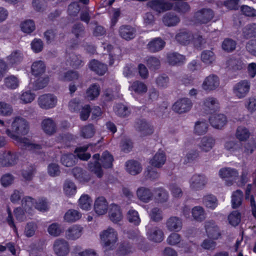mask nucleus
Wrapping results in <instances>:
<instances>
[{"instance_id":"1","label":"nucleus","mask_w":256,"mask_h":256,"mask_svg":"<svg viewBox=\"0 0 256 256\" xmlns=\"http://www.w3.org/2000/svg\"><path fill=\"white\" fill-rule=\"evenodd\" d=\"M2 134H6L10 138L16 140V144L21 148L39 153L42 149L41 145L33 143L26 138H22L16 134H26L29 130L28 122L24 118H16L12 124V130L8 128L0 129Z\"/></svg>"},{"instance_id":"2","label":"nucleus","mask_w":256,"mask_h":256,"mask_svg":"<svg viewBox=\"0 0 256 256\" xmlns=\"http://www.w3.org/2000/svg\"><path fill=\"white\" fill-rule=\"evenodd\" d=\"M100 237L102 244L106 247L112 246L118 238L116 231L110 227L102 232Z\"/></svg>"},{"instance_id":"3","label":"nucleus","mask_w":256,"mask_h":256,"mask_svg":"<svg viewBox=\"0 0 256 256\" xmlns=\"http://www.w3.org/2000/svg\"><path fill=\"white\" fill-rule=\"evenodd\" d=\"M58 100L52 94H47L40 96L38 100L39 106L44 110L54 108L56 105Z\"/></svg>"},{"instance_id":"4","label":"nucleus","mask_w":256,"mask_h":256,"mask_svg":"<svg viewBox=\"0 0 256 256\" xmlns=\"http://www.w3.org/2000/svg\"><path fill=\"white\" fill-rule=\"evenodd\" d=\"M148 6L158 13H162L170 10L174 4L165 0H151L148 4Z\"/></svg>"},{"instance_id":"5","label":"nucleus","mask_w":256,"mask_h":256,"mask_svg":"<svg viewBox=\"0 0 256 256\" xmlns=\"http://www.w3.org/2000/svg\"><path fill=\"white\" fill-rule=\"evenodd\" d=\"M192 106V100L188 98H182L178 100L172 105V109L176 112L182 114L188 112Z\"/></svg>"},{"instance_id":"6","label":"nucleus","mask_w":256,"mask_h":256,"mask_svg":"<svg viewBox=\"0 0 256 256\" xmlns=\"http://www.w3.org/2000/svg\"><path fill=\"white\" fill-rule=\"evenodd\" d=\"M219 174L222 178L226 179V184L228 186L232 185L238 176V171L230 168H222Z\"/></svg>"},{"instance_id":"7","label":"nucleus","mask_w":256,"mask_h":256,"mask_svg":"<svg viewBox=\"0 0 256 256\" xmlns=\"http://www.w3.org/2000/svg\"><path fill=\"white\" fill-rule=\"evenodd\" d=\"M250 89V82L248 80H242L236 83L233 88V92L238 98H244Z\"/></svg>"},{"instance_id":"8","label":"nucleus","mask_w":256,"mask_h":256,"mask_svg":"<svg viewBox=\"0 0 256 256\" xmlns=\"http://www.w3.org/2000/svg\"><path fill=\"white\" fill-rule=\"evenodd\" d=\"M214 16V12L210 8H202L194 14L195 20L200 24H207Z\"/></svg>"},{"instance_id":"9","label":"nucleus","mask_w":256,"mask_h":256,"mask_svg":"<svg viewBox=\"0 0 256 256\" xmlns=\"http://www.w3.org/2000/svg\"><path fill=\"white\" fill-rule=\"evenodd\" d=\"M148 238L154 242H160L164 240V232L158 226H150L148 228L146 232Z\"/></svg>"},{"instance_id":"10","label":"nucleus","mask_w":256,"mask_h":256,"mask_svg":"<svg viewBox=\"0 0 256 256\" xmlns=\"http://www.w3.org/2000/svg\"><path fill=\"white\" fill-rule=\"evenodd\" d=\"M205 229L208 237L213 240H217L221 234L218 226L214 220H208L205 222Z\"/></svg>"},{"instance_id":"11","label":"nucleus","mask_w":256,"mask_h":256,"mask_svg":"<svg viewBox=\"0 0 256 256\" xmlns=\"http://www.w3.org/2000/svg\"><path fill=\"white\" fill-rule=\"evenodd\" d=\"M167 242L168 244L172 246H174L176 244H180L178 246L184 248L180 251L184 253H188L190 252V247L188 244L184 242H180V236L179 234L176 233L171 234L167 239Z\"/></svg>"},{"instance_id":"12","label":"nucleus","mask_w":256,"mask_h":256,"mask_svg":"<svg viewBox=\"0 0 256 256\" xmlns=\"http://www.w3.org/2000/svg\"><path fill=\"white\" fill-rule=\"evenodd\" d=\"M206 184V180L204 175L195 174L190 180V187L192 190H202Z\"/></svg>"},{"instance_id":"13","label":"nucleus","mask_w":256,"mask_h":256,"mask_svg":"<svg viewBox=\"0 0 256 256\" xmlns=\"http://www.w3.org/2000/svg\"><path fill=\"white\" fill-rule=\"evenodd\" d=\"M55 254L58 256H66L68 252V244L64 239L56 240L54 244Z\"/></svg>"},{"instance_id":"14","label":"nucleus","mask_w":256,"mask_h":256,"mask_svg":"<svg viewBox=\"0 0 256 256\" xmlns=\"http://www.w3.org/2000/svg\"><path fill=\"white\" fill-rule=\"evenodd\" d=\"M209 121L212 126L216 128L220 129L227 122L226 116L222 114H214L209 118Z\"/></svg>"},{"instance_id":"15","label":"nucleus","mask_w":256,"mask_h":256,"mask_svg":"<svg viewBox=\"0 0 256 256\" xmlns=\"http://www.w3.org/2000/svg\"><path fill=\"white\" fill-rule=\"evenodd\" d=\"M219 84L220 80L218 76L212 74L205 78L202 84V88L206 90H212L216 88Z\"/></svg>"},{"instance_id":"16","label":"nucleus","mask_w":256,"mask_h":256,"mask_svg":"<svg viewBox=\"0 0 256 256\" xmlns=\"http://www.w3.org/2000/svg\"><path fill=\"white\" fill-rule=\"evenodd\" d=\"M135 128L143 136L153 133L152 128L144 120H138L136 122Z\"/></svg>"},{"instance_id":"17","label":"nucleus","mask_w":256,"mask_h":256,"mask_svg":"<svg viewBox=\"0 0 256 256\" xmlns=\"http://www.w3.org/2000/svg\"><path fill=\"white\" fill-rule=\"evenodd\" d=\"M108 203L103 196L98 198L94 202V209L95 212L98 215L106 214L108 210Z\"/></svg>"},{"instance_id":"18","label":"nucleus","mask_w":256,"mask_h":256,"mask_svg":"<svg viewBox=\"0 0 256 256\" xmlns=\"http://www.w3.org/2000/svg\"><path fill=\"white\" fill-rule=\"evenodd\" d=\"M166 42L160 38H156L150 41L146 46L147 48L152 52H156L162 50Z\"/></svg>"},{"instance_id":"19","label":"nucleus","mask_w":256,"mask_h":256,"mask_svg":"<svg viewBox=\"0 0 256 256\" xmlns=\"http://www.w3.org/2000/svg\"><path fill=\"white\" fill-rule=\"evenodd\" d=\"M166 226L170 231H180L182 226V220L177 216H171L168 219Z\"/></svg>"},{"instance_id":"20","label":"nucleus","mask_w":256,"mask_h":256,"mask_svg":"<svg viewBox=\"0 0 256 256\" xmlns=\"http://www.w3.org/2000/svg\"><path fill=\"white\" fill-rule=\"evenodd\" d=\"M108 216L110 220L114 222H120L122 217V213L119 206L116 204L110 205Z\"/></svg>"},{"instance_id":"21","label":"nucleus","mask_w":256,"mask_h":256,"mask_svg":"<svg viewBox=\"0 0 256 256\" xmlns=\"http://www.w3.org/2000/svg\"><path fill=\"white\" fill-rule=\"evenodd\" d=\"M80 76L77 71L70 70L66 72H60L58 74V79L62 82H70L77 80Z\"/></svg>"},{"instance_id":"22","label":"nucleus","mask_w":256,"mask_h":256,"mask_svg":"<svg viewBox=\"0 0 256 256\" xmlns=\"http://www.w3.org/2000/svg\"><path fill=\"white\" fill-rule=\"evenodd\" d=\"M136 30L130 26H122L119 30L120 36L128 40L134 38L136 36Z\"/></svg>"},{"instance_id":"23","label":"nucleus","mask_w":256,"mask_h":256,"mask_svg":"<svg viewBox=\"0 0 256 256\" xmlns=\"http://www.w3.org/2000/svg\"><path fill=\"white\" fill-rule=\"evenodd\" d=\"M72 173L75 178L81 182H88L90 179L88 172L80 168L75 167L72 169Z\"/></svg>"},{"instance_id":"24","label":"nucleus","mask_w":256,"mask_h":256,"mask_svg":"<svg viewBox=\"0 0 256 256\" xmlns=\"http://www.w3.org/2000/svg\"><path fill=\"white\" fill-rule=\"evenodd\" d=\"M204 108L209 113L216 111L219 108L218 101L214 98H208L204 102Z\"/></svg>"},{"instance_id":"25","label":"nucleus","mask_w":256,"mask_h":256,"mask_svg":"<svg viewBox=\"0 0 256 256\" xmlns=\"http://www.w3.org/2000/svg\"><path fill=\"white\" fill-rule=\"evenodd\" d=\"M82 231V227L76 225L74 226L66 231V238L68 240H76L81 236Z\"/></svg>"},{"instance_id":"26","label":"nucleus","mask_w":256,"mask_h":256,"mask_svg":"<svg viewBox=\"0 0 256 256\" xmlns=\"http://www.w3.org/2000/svg\"><path fill=\"white\" fill-rule=\"evenodd\" d=\"M138 198L143 202H148L152 198L153 194L151 190L145 187H140L136 191Z\"/></svg>"},{"instance_id":"27","label":"nucleus","mask_w":256,"mask_h":256,"mask_svg":"<svg viewBox=\"0 0 256 256\" xmlns=\"http://www.w3.org/2000/svg\"><path fill=\"white\" fill-rule=\"evenodd\" d=\"M167 60L171 66L179 65L184 62L185 57L178 52H172L167 54Z\"/></svg>"},{"instance_id":"28","label":"nucleus","mask_w":256,"mask_h":256,"mask_svg":"<svg viewBox=\"0 0 256 256\" xmlns=\"http://www.w3.org/2000/svg\"><path fill=\"white\" fill-rule=\"evenodd\" d=\"M126 170L132 175L139 174L142 170L140 164L134 160H130L126 162Z\"/></svg>"},{"instance_id":"29","label":"nucleus","mask_w":256,"mask_h":256,"mask_svg":"<svg viewBox=\"0 0 256 256\" xmlns=\"http://www.w3.org/2000/svg\"><path fill=\"white\" fill-rule=\"evenodd\" d=\"M89 67L91 70L101 76L104 74L107 70L106 65L94 60L90 63Z\"/></svg>"},{"instance_id":"30","label":"nucleus","mask_w":256,"mask_h":256,"mask_svg":"<svg viewBox=\"0 0 256 256\" xmlns=\"http://www.w3.org/2000/svg\"><path fill=\"white\" fill-rule=\"evenodd\" d=\"M192 216L194 219L198 222H202L206 217V214L204 208L200 206H196L192 210Z\"/></svg>"},{"instance_id":"31","label":"nucleus","mask_w":256,"mask_h":256,"mask_svg":"<svg viewBox=\"0 0 256 256\" xmlns=\"http://www.w3.org/2000/svg\"><path fill=\"white\" fill-rule=\"evenodd\" d=\"M192 38L191 33L186 30H180L176 36V41L182 44H189Z\"/></svg>"},{"instance_id":"32","label":"nucleus","mask_w":256,"mask_h":256,"mask_svg":"<svg viewBox=\"0 0 256 256\" xmlns=\"http://www.w3.org/2000/svg\"><path fill=\"white\" fill-rule=\"evenodd\" d=\"M166 160L164 154L162 152H158L150 160L151 165L155 168H160L164 164Z\"/></svg>"},{"instance_id":"33","label":"nucleus","mask_w":256,"mask_h":256,"mask_svg":"<svg viewBox=\"0 0 256 256\" xmlns=\"http://www.w3.org/2000/svg\"><path fill=\"white\" fill-rule=\"evenodd\" d=\"M162 22L166 26H176L180 22V19L174 14L169 12L163 16Z\"/></svg>"},{"instance_id":"34","label":"nucleus","mask_w":256,"mask_h":256,"mask_svg":"<svg viewBox=\"0 0 256 256\" xmlns=\"http://www.w3.org/2000/svg\"><path fill=\"white\" fill-rule=\"evenodd\" d=\"M249 130L244 126H238L236 132V138L238 140L239 142L246 141L250 136Z\"/></svg>"},{"instance_id":"35","label":"nucleus","mask_w":256,"mask_h":256,"mask_svg":"<svg viewBox=\"0 0 256 256\" xmlns=\"http://www.w3.org/2000/svg\"><path fill=\"white\" fill-rule=\"evenodd\" d=\"M214 144L215 140L212 138L204 136L202 138L199 146L202 150L207 152L212 148Z\"/></svg>"},{"instance_id":"36","label":"nucleus","mask_w":256,"mask_h":256,"mask_svg":"<svg viewBox=\"0 0 256 256\" xmlns=\"http://www.w3.org/2000/svg\"><path fill=\"white\" fill-rule=\"evenodd\" d=\"M42 126L44 131L48 134H52L56 132V124L50 118L44 120L42 122Z\"/></svg>"},{"instance_id":"37","label":"nucleus","mask_w":256,"mask_h":256,"mask_svg":"<svg viewBox=\"0 0 256 256\" xmlns=\"http://www.w3.org/2000/svg\"><path fill=\"white\" fill-rule=\"evenodd\" d=\"M31 69L32 74L36 76H38L44 72L46 66L42 61L40 60L34 62L32 66Z\"/></svg>"},{"instance_id":"38","label":"nucleus","mask_w":256,"mask_h":256,"mask_svg":"<svg viewBox=\"0 0 256 256\" xmlns=\"http://www.w3.org/2000/svg\"><path fill=\"white\" fill-rule=\"evenodd\" d=\"M23 59V55L19 50H16L7 57V60L10 64H18L20 63Z\"/></svg>"},{"instance_id":"39","label":"nucleus","mask_w":256,"mask_h":256,"mask_svg":"<svg viewBox=\"0 0 256 256\" xmlns=\"http://www.w3.org/2000/svg\"><path fill=\"white\" fill-rule=\"evenodd\" d=\"M201 60L204 63L211 64L215 61L216 56L212 50H204L201 54Z\"/></svg>"},{"instance_id":"40","label":"nucleus","mask_w":256,"mask_h":256,"mask_svg":"<svg viewBox=\"0 0 256 256\" xmlns=\"http://www.w3.org/2000/svg\"><path fill=\"white\" fill-rule=\"evenodd\" d=\"M243 192L240 190L234 192L232 196V204L233 208H238L242 203Z\"/></svg>"},{"instance_id":"41","label":"nucleus","mask_w":256,"mask_h":256,"mask_svg":"<svg viewBox=\"0 0 256 256\" xmlns=\"http://www.w3.org/2000/svg\"><path fill=\"white\" fill-rule=\"evenodd\" d=\"M100 90L98 84H94L91 85L86 91V97L88 100H94L99 96Z\"/></svg>"},{"instance_id":"42","label":"nucleus","mask_w":256,"mask_h":256,"mask_svg":"<svg viewBox=\"0 0 256 256\" xmlns=\"http://www.w3.org/2000/svg\"><path fill=\"white\" fill-rule=\"evenodd\" d=\"M203 202L208 208L212 210L215 208L218 205V200L216 197L212 194H208L203 198Z\"/></svg>"},{"instance_id":"43","label":"nucleus","mask_w":256,"mask_h":256,"mask_svg":"<svg viewBox=\"0 0 256 256\" xmlns=\"http://www.w3.org/2000/svg\"><path fill=\"white\" fill-rule=\"evenodd\" d=\"M72 32L77 38H83L86 33L84 26L80 22L76 23L73 25Z\"/></svg>"},{"instance_id":"44","label":"nucleus","mask_w":256,"mask_h":256,"mask_svg":"<svg viewBox=\"0 0 256 256\" xmlns=\"http://www.w3.org/2000/svg\"><path fill=\"white\" fill-rule=\"evenodd\" d=\"M168 198V192L164 188H158L155 190V198L158 202H166Z\"/></svg>"},{"instance_id":"45","label":"nucleus","mask_w":256,"mask_h":256,"mask_svg":"<svg viewBox=\"0 0 256 256\" xmlns=\"http://www.w3.org/2000/svg\"><path fill=\"white\" fill-rule=\"evenodd\" d=\"M16 156L12 154L10 152L4 153L2 158V164L5 166H12L16 162Z\"/></svg>"},{"instance_id":"46","label":"nucleus","mask_w":256,"mask_h":256,"mask_svg":"<svg viewBox=\"0 0 256 256\" xmlns=\"http://www.w3.org/2000/svg\"><path fill=\"white\" fill-rule=\"evenodd\" d=\"M252 186L249 184L248 185L246 190V199L248 200L250 198V206H252V211L253 216L256 218V205L255 204L254 197L253 195L250 196V193L252 190Z\"/></svg>"},{"instance_id":"47","label":"nucleus","mask_w":256,"mask_h":256,"mask_svg":"<svg viewBox=\"0 0 256 256\" xmlns=\"http://www.w3.org/2000/svg\"><path fill=\"white\" fill-rule=\"evenodd\" d=\"M76 158L72 154H64L62 156L60 161L62 164L66 166L71 167L75 164Z\"/></svg>"},{"instance_id":"48","label":"nucleus","mask_w":256,"mask_h":256,"mask_svg":"<svg viewBox=\"0 0 256 256\" xmlns=\"http://www.w3.org/2000/svg\"><path fill=\"white\" fill-rule=\"evenodd\" d=\"M236 42L234 40L230 38H226L223 41L222 47L224 50L230 52L236 49Z\"/></svg>"},{"instance_id":"49","label":"nucleus","mask_w":256,"mask_h":256,"mask_svg":"<svg viewBox=\"0 0 256 256\" xmlns=\"http://www.w3.org/2000/svg\"><path fill=\"white\" fill-rule=\"evenodd\" d=\"M80 207L84 210H88L92 206V200L88 194L82 195L78 200Z\"/></svg>"},{"instance_id":"50","label":"nucleus","mask_w":256,"mask_h":256,"mask_svg":"<svg viewBox=\"0 0 256 256\" xmlns=\"http://www.w3.org/2000/svg\"><path fill=\"white\" fill-rule=\"evenodd\" d=\"M64 190L66 195L70 196L76 192V186L72 181L66 180L64 184Z\"/></svg>"},{"instance_id":"51","label":"nucleus","mask_w":256,"mask_h":256,"mask_svg":"<svg viewBox=\"0 0 256 256\" xmlns=\"http://www.w3.org/2000/svg\"><path fill=\"white\" fill-rule=\"evenodd\" d=\"M173 4L172 9L178 12L184 14L189 12L190 8V5L186 2H177Z\"/></svg>"},{"instance_id":"52","label":"nucleus","mask_w":256,"mask_h":256,"mask_svg":"<svg viewBox=\"0 0 256 256\" xmlns=\"http://www.w3.org/2000/svg\"><path fill=\"white\" fill-rule=\"evenodd\" d=\"M95 132L94 126L92 124H89L82 128L81 136L85 138H88L92 137Z\"/></svg>"},{"instance_id":"53","label":"nucleus","mask_w":256,"mask_h":256,"mask_svg":"<svg viewBox=\"0 0 256 256\" xmlns=\"http://www.w3.org/2000/svg\"><path fill=\"white\" fill-rule=\"evenodd\" d=\"M81 214L74 210H70L65 214L64 220L68 222H74L80 218Z\"/></svg>"},{"instance_id":"54","label":"nucleus","mask_w":256,"mask_h":256,"mask_svg":"<svg viewBox=\"0 0 256 256\" xmlns=\"http://www.w3.org/2000/svg\"><path fill=\"white\" fill-rule=\"evenodd\" d=\"M100 160L104 168H110L112 166L113 158L108 151H105L103 152Z\"/></svg>"},{"instance_id":"55","label":"nucleus","mask_w":256,"mask_h":256,"mask_svg":"<svg viewBox=\"0 0 256 256\" xmlns=\"http://www.w3.org/2000/svg\"><path fill=\"white\" fill-rule=\"evenodd\" d=\"M34 200L30 196H26L22 200V206L26 212L30 213L34 206Z\"/></svg>"},{"instance_id":"56","label":"nucleus","mask_w":256,"mask_h":256,"mask_svg":"<svg viewBox=\"0 0 256 256\" xmlns=\"http://www.w3.org/2000/svg\"><path fill=\"white\" fill-rule=\"evenodd\" d=\"M243 34L247 39L254 37L256 34V24H253L246 26L243 30Z\"/></svg>"},{"instance_id":"57","label":"nucleus","mask_w":256,"mask_h":256,"mask_svg":"<svg viewBox=\"0 0 256 256\" xmlns=\"http://www.w3.org/2000/svg\"><path fill=\"white\" fill-rule=\"evenodd\" d=\"M19 82L18 78L14 76H10L4 78V84L10 89H16L18 86Z\"/></svg>"},{"instance_id":"58","label":"nucleus","mask_w":256,"mask_h":256,"mask_svg":"<svg viewBox=\"0 0 256 256\" xmlns=\"http://www.w3.org/2000/svg\"><path fill=\"white\" fill-rule=\"evenodd\" d=\"M127 218L130 222L133 224L135 226H138L140 222V219L138 212L133 210H130L128 212Z\"/></svg>"},{"instance_id":"59","label":"nucleus","mask_w":256,"mask_h":256,"mask_svg":"<svg viewBox=\"0 0 256 256\" xmlns=\"http://www.w3.org/2000/svg\"><path fill=\"white\" fill-rule=\"evenodd\" d=\"M21 29L25 33L30 34L35 30V24L33 20H26L21 24Z\"/></svg>"},{"instance_id":"60","label":"nucleus","mask_w":256,"mask_h":256,"mask_svg":"<svg viewBox=\"0 0 256 256\" xmlns=\"http://www.w3.org/2000/svg\"><path fill=\"white\" fill-rule=\"evenodd\" d=\"M150 219L155 222H158L162 220V210L158 208H154L151 210L150 212Z\"/></svg>"},{"instance_id":"61","label":"nucleus","mask_w":256,"mask_h":256,"mask_svg":"<svg viewBox=\"0 0 256 256\" xmlns=\"http://www.w3.org/2000/svg\"><path fill=\"white\" fill-rule=\"evenodd\" d=\"M131 90L138 94L144 93L147 90L146 86L142 82L136 81L133 82Z\"/></svg>"},{"instance_id":"62","label":"nucleus","mask_w":256,"mask_h":256,"mask_svg":"<svg viewBox=\"0 0 256 256\" xmlns=\"http://www.w3.org/2000/svg\"><path fill=\"white\" fill-rule=\"evenodd\" d=\"M48 230L50 235L57 236H58L64 230L59 224L54 223L48 226Z\"/></svg>"},{"instance_id":"63","label":"nucleus","mask_w":256,"mask_h":256,"mask_svg":"<svg viewBox=\"0 0 256 256\" xmlns=\"http://www.w3.org/2000/svg\"><path fill=\"white\" fill-rule=\"evenodd\" d=\"M88 168L92 172L94 173L98 178H101L103 175L101 165L98 162L96 161L94 163L88 164Z\"/></svg>"},{"instance_id":"64","label":"nucleus","mask_w":256,"mask_h":256,"mask_svg":"<svg viewBox=\"0 0 256 256\" xmlns=\"http://www.w3.org/2000/svg\"><path fill=\"white\" fill-rule=\"evenodd\" d=\"M208 125L205 122H197L195 124L194 132L198 135L204 134L208 130Z\"/></svg>"}]
</instances>
